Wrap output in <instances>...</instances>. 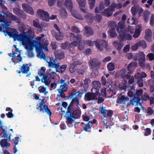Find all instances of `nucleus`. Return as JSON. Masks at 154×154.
Returning <instances> with one entry per match:
<instances>
[{
	"label": "nucleus",
	"mask_w": 154,
	"mask_h": 154,
	"mask_svg": "<svg viewBox=\"0 0 154 154\" xmlns=\"http://www.w3.org/2000/svg\"><path fill=\"white\" fill-rule=\"evenodd\" d=\"M25 27V26L23 25H19V30L23 32L22 33L19 35H18V33L17 30L12 28H10L11 31L10 32H4V33L5 36L8 35L10 37H15L17 40L20 41L25 48L27 50L28 55L29 57H32L34 56L32 50L33 48L35 47L37 53V57L45 60L48 63L49 67L55 68L57 72V69L60 65V63L56 64L57 60L56 59L54 60L52 57L45 58V55L42 51V48H44L46 51H48L47 47L48 44V41L45 39H43L42 45L41 46L39 42L32 40L31 38V36L34 34L32 33L33 32L32 30L28 29V33L24 31L25 30L24 29Z\"/></svg>",
	"instance_id": "f257e3e1"
},
{
	"label": "nucleus",
	"mask_w": 154,
	"mask_h": 154,
	"mask_svg": "<svg viewBox=\"0 0 154 154\" xmlns=\"http://www.w3.org/2000/svg\"><path fill=\"white\" fill-rule=\"evenodd\" d=\"M61 112L60 114L62 116H63L66 118V123L68 125L72 124L75 119L79 118L81 115V111L79 108H77L74 110L71 114L69 106L67 108L66 115H65V111L63 110L62 108H61Z\"/></svg>",
	"instance_id": "f03ea898"
},
{
	"label": "nucleus",
	"mask_w": 154,
	"mask_h": 154,
	"mask_svg": "<svg viewBox=\"0 0 154 154\" xmlns=\"http://www.w3.org/2000/svg\"><path fill=\"white\" fill-rule=\"evenodd\" d=\"M39 103L37 105V109L42 113L46 112L49 116L51 115V112L48 108V106L45 105L44 99L39 100Z\"/></svg>",
	"instance_id": "7ed1b4c3"
},
{
	"label": "nucleus",
	"mask_w": 154,
	"mask_h": 154,
	"mask_svg": "<svg viewBox=\"0 0 154 154\" xmlns=\"http://www.w3.org/2000/svg\"><path fill=\"white\" fill-rule=\"evenodd\" d=\"M143 91L142 89L137 90L134 94V98L131 100V103L134 106H138L140 105V102H142L141 98L142 97Z\"/></svg>",
	"instance_id": "20e7f679"
},
{
	"label": "nucleus",
	"mask_w": 154,
	"mask_h": 154,
	"mask_svg": "<svg viewBox=\"0 0 154 154\" xmlns=\"http://www.w3.org/2000/svg\"><path fill=\"white\" fill-rule=\"evenodd\" d=\"M122 7V5L120 3L115 4L114 3H112L108 8L104 11L103 14L106 17H109L112 15L113 12L116 9H119Z\"/></svg>",
	"instance_id": "39448f33"
},
{
	"label": "nucleus",
	"mask_w": 154,
	"mask_h": 154,
	"mask_svg": "<svg viewBox=\"0 0 154 154\" xmlns=\"http://www.w3.org/2000/svg\"><path fill=\"white\" fill-rule=\"evenodd\" d=\"M70 37L72 42L69 44V46L72 48L76 46L82 38L81 36H75L74 34L72 33L70 34Z\"/></svg>",
	"instance_id": "423d86ee"
},
{
	"label": "nucleus",
	"mask_w": 154,
	"mask_h": 154,
	"mask_svg": "<svg viewBox=\"0 0 154 154\" xmlns=\"http://www.w3.org/2000/svg\"><path fill=\"white\" fill-rule=\"evenodd\" d=\"M18 54H17L16 53L12 54L10 53L8 54L9 56L12 57V60L14 63V65L19 63L22 60V58L20 56V51H18Z\"/></svg>",
	"instance_id": "0eeeda50"
},
{
	"label": "nucleus",
	"mask_w": 154,
	"mask_h": 154,
	"mask_svg": "<svg viewBox=\"0 0 154 154\" xmlns=\"http://www.w3.org/2000/svg\"><path fill=\"white\" fill-rule=\"evenodd\" d=\"M37 15L42 20L46 21L49 20V15L48 13L42 10L39 9L37 11Z\"/></svg>",
	"instance_id": "6e6552de"
},
{
	"label": "nucleus",
	"mask_w": 154,
	"mask_h": 154,
	"mask_svg": "<svg viewBox=\"0 0 154 154\" xmlns=\"http://www.w3.org/2000/svg\"><path fill=\"white\" fill-rule=\"evenodd\" d=\"M100 96V94L96 93H87L85 95L84 99L86 101H90L92 100H96L97 98Z\"/></svg>",
	"instance_id": "1a4fd4ad"
},
{
	"label": "nucleus",
	"mask_w": 154,
	"mask_h": 154,
	"mask_svg": "<svg viewBox=\"0 0 154 154\" xmlns=\"http://www.w3.org/2000/svg\"><path fill=\"white\" fill-rule=\"evenodd\" d=\"M123 29H118L117 31L119 34V36L122 39H125L126 40H131L132 38L131 36L129 34V33L127 32H126L124 33L123 32Z\"/></svg>",
	"instance_id": "9d476101"
},
{
	"label": "nucleus",
	"mask_w": 154,
	"mask_h": 154,
	"mask_svg": "<svg viewBox=\"0 0 154 154\" xmlns=\"http://www.w3.org/2000/svg\"><path fill=\"white\" fill-rule=\"evenodd\" d=\"M93 88L91 89V92L93 93L100 94L99 89L100 88L101 84L100 82L98 81H94L92 82Z\"/></svg>",
	"instance_id": "9b49d317"
},
{
	"label": "nucleus",
	"mask_w": 154,
	"mask_h": 154,
	"mask_svg": "<svg viewBox=\"0 0 154 154\" xmlns=\"http://www.w3.org/2000/svg\"><path fill=\"white\" fill-rule=\"evenodd\" d=\"M95 43L96 47L100 50L102 49L103 47H106L107 45V42L104 40H97Z\"/></svg>",
	"instance_id": "f8f14e48"
},
{
	"label": "nucleus",
	"mask_w": 154,
	"mask_h": 154,
	"mask_svg": "<svg viewBox=\"0 0 154 154\" xmlns=\"http://www.w3.org/2000/svg\"><path fill=\"white\" fill-rule=\"evenodd\" d=\"M113 93L114 94H116V92L115 91H113L110 88H107L102 89L101 90V94L103 96H105L107 95L110 94H112Z\"/></svg>",
	"instance_id": "ddd939ff"
},
{
	"label": "nucleus",
	"mask_w": 154,
	"mask_h": 154,
	"mask_svg": "<svg viewBox=\"0 0 154 154\" xmlns=\"http://www.w3.org/2000/svg\"><path fill=\"white\" fill-rule=\"evenodd\" d=\"M82 94L81 93L80 91H78L73 94H72V96L73 97V98L71 102V103H75L78 104L79 102L78 99L79 98H81Z\"/></svg>",
	"instance_id": "4468645a"
},
{
	"label": "nucleus",
	"mask_w": 154,
	"mask_h": 154,
	"mask_svg": "<svg viewBox=\"0 0 154 154\" xmlns=\"http://www.w3.org/2000/svg\"><path fill=\"white\" fill-rule=\"evenodd\" d=\"M23 9L24 11L30 14H33L34 11L31 7L26 4H23L22 5Z\"/></svg>",
	"instance_id": "2eb2a0df"
},
{
	"label": "nucleus",
	"mask_w": 154,
	"mask_h": 154,
	"mask_svg": "<svg viewBox=\"0 0 154 154\" xmlns=\"http://www.w3.org/2000/svg\"><path fill=\"white\" fill-rule=\"evenodd\" d=\"M126 69H122L118 73L119 75L123 79L129 78L131 75L128 74H126Z\"/></svg>",
	"instance_id": "dca6fc26"
},
{
	"label": "nucleus",
	"mask_w": 154,
	"mask_h": 154,
	"mask_svg": "<svg viewBox=\"0 0 154 154\" xmlns=\"http://www.w3.org/2000/svg\"><path fill=\"white\" fill-rule=\"evenodd\" d=\"M137 63L135 62H132L129 63L127 67L129 72H132L137 67Z\"/></svg>",
	"instance_id": "f3484780"
},
{
	"label": "nucleus",
	"mask_w": 154,
	"mask_h": 154,
	"mask_svg": "<svg viewBox=\"0 0 154 154\" xmlns=\"http://www.w3.org/2000/svg\"><path fill=\"white\" fill-rule=\"evenodd\" d=\"M128 100L129 99L126 97L125 96L120 94L118 97L116 101L117 103L121 104L128 101Z\"/></svg>",
	"instance_id": "a211bd4d"
},
{
	"label": "nucleus",
	"mask_w": 154,
	"mask_h": 154,
	"mask_svg": "<svg viewBox=\"0 0 154 154\" xmlns=\"http://www.w3.org/2000/svg\"><path fill=\"white\" fill-rule=\"evenodd\" d=\"M152 33L151 30L150 29H148L145 30V38L146 39L150 41L152 39Z\"/></svg>",
	"instance_id": "6ab92c4d"
},
{
	"label": "nucleus",
	"mask_w": 154,
	"mask_h": 154,
	"mask_svg": "<svg viewBox=\"0 0 154 154\" xmlns=\"http://www.w3.org/2000/svg\"><path fill=\"white\" fill-rule=\"evenodd\" d=\"M51 79L48 76V74L44 75L42 78L41 79L42 82L44 83L46 86H48L51 82Z\"/></svg>",
	"instance_id": "aec40b11"
},
{
	"label": "nucleus",
	"mask_w": 154,
	"mask_h": 154,
	"mask_svg": "<svg viewBox=\"0 0 154 154\" xmlns=\"http://www.w3.org/2000/svg\"><path fill=\"white\" fill-rule=\"evenodd\" d=\"M141 30V26L139 25H137L136 27V30L133 36V37L135 38H136L138 37L140 35Z\"/></svg>",
	"instance_id": "412c9836"
},
{
	"label": "nucleus",
	"mask_w": 154,
	"mask_h": 154,
	"mask_svg": "<svg viewBox=\"0 0 154 154\" xmlns=\"http://www.w3.org/2000/svg\"><path fill=\"white\" fill-rule=\"evenodd\" d=\"M76 1L82 11L83 12H85L86 10L82 8H84L85 6L86 2L85 0H76Z\"/></svg>",
	"instance_id": "4be33fe9"
},
{
	"label": "nucleus",
	"mask_w": 154,
	"mask_h": 154,
	"mask_svg": "<svg viewBox=\"0 0 154 154\" xmlns=\"http://www.w3.org/2000/svg\"><path fill=\"white\" fill-rule=\"evenodd\" d=\"M84 84L81 83L80 86L81 87H83L85 89H86L88 87L89 84L90 83L91 80L89 78H86L84 80Z\"/></svg>",
	"instance_id": "5701e85b"
},
{
	"label": "nucleus",
	"mask_w": 154,
	"mask_h": 154,
	"mask_svg": "<svg viewBox=\"0 0 154 154\" xmlns=\"http://www.w3.org/2000/svg\"><path fill=\"white\" fill-rule=\"evenodd\" d=\"M126 16L125 15H123L122 18V21L119 23L117 25V30L118 29H123L124 27V23L126 19Z\"/></svg>",
	"instance_id": "b1692460"
},
{
	"label": "nucleus",
	"mask_w": 154,
	"mask_h": 154,
	"mask_svg": "<svg viewBox=\"0 0 154 154\" xmlns=\"http://www.w3.org/2000/svg\"><path fill=\"white\" fill-rule=\"evenodd\" d=\"M68 90V86H67L66 83H64L63 84L60 85V88L57 89V91L59 93H61L66 91Z\"/></svg>",
	"instance_id": "393cba45"
},
{
	"label": "nucleus",
	"mask_w": 154,
	"mask_h": 154,
	"mask_svg": "<svg viewBox=\"0 0 154 154\" xmlns=\"http://www.w3.org/2000/svg\"><path fill=\"white\" fill-rule=\"evenodd\" d=\"M79 64V62L78 61H76L70 65L69 68V71L71 73H73L75 71V67Z\"/></svg>",
	"instance_id": "a878e982"
},
{
	"label": "nucleus",
	"mask_w": 154,
	"mask_h": 154,
	"mask_svg": "<svg viewBox=\"0 0 154 154\" xmlns=\"http://www.w3.org/2000/svg\"><path fill=\"white\" fill-rule=\"evenodd\" d=\"M21 70L23 73H27L29 71V68L27 64H23L21 67Z\"/></svg>",
	"instance_id": "bb28decb"
},
{
	"label": "nucleus",
	"mask_w": 154,
	"mask_h": 154,
	"mask_svg": "<svg viewBox=\"0 0 154 154\" xmlns=\"http://www.w3.org/2000/svg\"><path fill=\"white\" fill-rule=\"evenodd\" d=\"M65 7L71 11L72 8V4L70 0H66L65 3Z\"/></svg>",
	"instance_id": "cd10ccee"
},
{
	"label": "nucleus",
	"mask_w": 154,
	"mask_h": 154,
	"mask_svg": "<svg viewBox=\"0 0 154 154\" xmlns=\"http://www.w3.org/2000/svg\"><path fill=\"white\" fill-rule=\"evenodd\" d=\"M14 13L17 15H20L21 16L25 15L23 11L19 9L15 8L13 9Z\"/></svg>",
	"instance_id": "c85d7f7f"
},
{
	"label": "nucleus",
	"mask_w": 154,
	"mask_h": 154,
	"mask_svg": "<svg viewBox=\"0 0 154 154\" xmlns=\"http://www.w3.org/2000/svg\"><path fill=\"white\" fill-rule=\"evenodd\" d=\"M59 35L57 34L54 31H52V33L53 35L55 38L57 40H60L62 39L63 38V36L60 31L59 32Z\"/></svg>",
	"instance_id": "c756f323"
},
{
	"label": "nucleus",
	"mask_w": 154,
	"mask_h": 154,
	"mask_svg": "<svg viewBox=\"0 0 154 154\" xmlns=\"http://www.w3.org/2000/svg\"><path fill=\"white\" fill-rule=\"evenodd\" d=\"M7 17H8L11 20L15 21L17 23H20V20L17 19L15 16L11 14H10L7 16Z\"/></svg>",
	"instance_id": "7c9ffc66"
},
{
	"label": "nucleus",
	"mask_w": 154,
	"mask_h": 154,
	"mask_svg": "<svg viewBox=\"0 0 154 154\" xmlns=\"http://www.w3.org/2000/svg\"><path fill=\"white\" fill-rule=\"evenodd\" d=\"M105 8L103 5V3L102 2H101L99 5V7H97L96 8L95 11L96 13H98L100 11L103 10Z\"/></svg>",
	"instance_id": "2f4dec72"
},
{
	"label": "nucleus",
	"mask_w": 154,
	"mask_h": 154,
	"mask_svg": "<svg viewBox=\"0 0 154 154\" xmlns=\"http://www.w3.org/2000/svg\"><path fill=\"white\" fill-rule=\"evenodd\" d=\"M85 34L87 36H89L92 35L93 33L92 30L90 27L85 26Z\"/></svg>",
	"instance_id": "473e14b6"
},
{
	"label": "nucleus",
	"mask_w": 154,
	"mask_h": 154,
	"mask_svg": "<svg viewBox=\"0 0 154 154\" xmlns=\"http://www.w3.org/2000/svg\"><path fill=\"white\" fill-rule=\"evenodd\" d=\"M145 54L142 52H140L138 53L136 55V57H138L139 60H145Z\"/></svg>",
	"instance_id": "72a5a7b5"
},
{
	"label": "nucleus",
	"mask_w": 154,
	"mask_h": 154,
	"mask_svg": "<svg viewBox=\"0 0 154 154\" xmlns=\"http://www.w3.org/2000/svg\"><path fill=\"white\" fill-rule=\"evenodd\" d=\"M147 76L146 74L143 72H142L141 73L139 72H137L134 75L135 77L141 78L142 79L143 78L146 77Z\"/></svg>",
	"instance_id": "f704fd0d"
},
{
	"label": "nucleus",
	"mask_w": 154,
	"mask_h": 154,
	"mask_svg": "<svg viewBox=\"0 0 154 154\" xmlns=\"http://www.w3.org/2000/svg\"><path fill=\"white\" fill-rule=\"evenodd\" d=\"M0 143L1 146L3 147H7L10 146V144L7 143V140L5 139L2 140Z\"/></svg>",
	"instance_id": "c9c22d12"
},
{
	"label": "nucleus",
	"mask_w": 154,
	"mask_h": 154,
	"mask_svg": "<svg viewBox=\"0 0 154 154\" xmlns=\"http://www.w3.org/2000/svg\"><path fill=\"white\" fill-rule=\"evenodd\" d=\"M38 89L40 93H44L45 95H46L48 93V91H46V88L43 86H40Z\"/></svg>",
	"instance_id": "e433bc0d"
},
{
	"label": "nucleus",
	"mask_w": 154,
	"mask_h": 154,
	"mask_svg": "<svg viewBox=\"0 0 154 154\" xmlns=\"http://www.w3.org/2000/svg\"><path fill=\"white\" fill-rule=\"evenodd\" d=\"M113 45L118 50L121 49L123 46L122 44L120 42H114Z\"/></svg>",
	"instance_id": "4c0bfd02"
},
{
	"label": "nucleus",
	"mask_w": 154,
	"mask_h": 154,
	"mask_svg": "<svg viewBox=\"0 0 154 154\" xmlns=\"http://www.w3.org/2000/svg\"><path fill=\"white\" fill-rule=\"evenodd\" d=\"M137 83L140 87H142L143 86V80L141 78L135 77Z\"/></svg>",
	"instance_id": "58836bf2"
},
{
	"label": "nucleus",
	"mask_w": 154,
	"mask_h": 154,
	"mask_svg": "<svg viewBox=\"0 0 154 154\" xmlns=\"http://www.w3.org/2000/svg\"><path fill=\"white\" fill-rule=\"evenodd\" d=\"M46 69L45 67H41L38 72V74L40 76H43L44 75V73L46 70Z\"/></svg>",
	"instance_id": "ea45409f"
},
{
	"label": "nucleus",
	"mask_w": 154,
	"mask_h": 154,
	"mask_svg": "<svg viewBox=\"0 0 154 154\" xmlns=\"http://www.w3.org/2000/svg\"><path fill=\"white\" fill-rule=\"evenodd\" d=\"M106 120V117H104L102 119V121L103 123V126L106 128H111V126L107 124Z\"/></svg>",
	"instance_id": "a19ab883"
},
{
	"label": "nucleus",
	"mask_w": 154,
	"mask_h": 154,
	"mask_svg": "<svg viewBox=\"0 0 154 154\" xmlns=\"http://www.w3.org/2000/svg\"><path fill=\"white\" fill-rule=\"evenodd\" d=\"M54 54L56 58L59 59H61L64 57V54L63 53L58 54L57 52L55 51L54 52Z\"/></svg>",
	"instance_id": "79ce46f5"
},
{
	"label": "nucleus",
	"mask_w": 154,
	"mask_h": 154,
	"mask_svg": "<svg viewBox=\"0 0 154 154\" xmlns=\"http://www.w3.org/2000/svg\"><path fill=\"white\" fill-rule=\"evenodd\" d=\"M49 70L50 71H51V72L49 74H48V76L51 79H54L57 75L54 72H52L51 69H50Z\"/></svg>",
	"instance_id": "37998d69"
},
{
	"label": "nucleus",
	"mask_w": 154,
	"mask_h": 154,
	"mask_svg": "<svg viewBox=\"0 0 154 154\" xmlns=\"http://www.w3.org/2000/svg\"><path fill=\"white\" fill-rule=\"evenodd\" d=\"M124 83H122V84L119 86V88L121 89V90H125L126 89L127 87V82L124 81Z\"/></svg>",
	"instance_id": "c03bdc74"
},
{
	"label": "nucleus",
	"mask_w": 154,
	"mask_h": 154,
	"mask_svg": "<svg viewBox=\"0 0 154 154\" xmlns=\"http://www.w3.org/2000/svg\"><path fill=\"white\" fill-rule=\"evenodd\" d=\"M107 68L109 70L113 71L115 69V65L113 63H109L107 65Z\"/></svg>",
	"instance_id": "a18cd8bd"
},
{
	"label": "nucleus",
	"mask_w": 154,
	"mask_h": 154,
	"mask_svg": "<svg viewBox=\"0 0 154 154\" xmlns=\"http://www.w3.org/2000/svg\"><path fill=\"white\" fill-rule=\"evenodd\" d=\"M88 1L90 8L92 9L94 7L95 0H88Z\"/></svg>",
	"instance_id": "49530a36"
},
{
	"label": "nucleus",
	"mask_w": 154,
	"mask_h": 154,
	"mask_svg": "<svg viewBox=\"0 0 154 154\" xmlns=\"http://www.w3.org/2000/svg\"><path fill=\"white\" fill-rule=\"evenodd\" d=\"M138 8V6L135 5L131 8V11L133 15H135L137 13Z\"/></svg>",
	"instance_id": "de8ad7c7"
},
{
	"label": "nucleus",
	"mask_w": 154,
	"mask_h": 154,
	"mask_svg": "<svg viewBox=\"0 0 154 154\" xmlns=\"http://www.w3.org/2000/svg\"><path fill=\"white\" fill-rule=\"evenodd\" d=\"M33 26L37 28L40 27V25L39 24V21L38 19H36L33 21Z\"/></svg>",
	"instance_id": "09e8293b"
},
{
	"label": "nucleus",
	"mask_w": 154,
	"mask_h": 154,
	"mask_svg": "<svg viewBox=\"0 0 154 154\" xmlns=\"http://www.w3.org/2000/svg\"><path fill=\"white\" fill-rule=\"evenodd\" d=\"M145 132L144 133V135L145 136H148L151 134V131L150 129L149 128H147L145 129Z\"/></svg>",
	"instance_id": "8fccbe9b"
},
{
	"label": "nucleus",
	"mask_w": 154,
	"mask_h": 154,
	"mask_svg": "<svg viewBox=\"0 0 154 154\" xmlns=\"http://www.w3.org/2000/svg\"><path fill=\"white\" fill-rule=\"evenodd\" d=\"M145 61L144 60H139V64L142 68H144L146 67V65L144 63Z\"/></svg>",
	"instance_id": "3c124183"
},
{
	"label": "nucleus",
	"mask_w": 154,
	"mask_h": 154,
	"mask_svg": "<svg viewBox=\"0 0 154 154\" xmlns=\"http://www.w3.org/2000/svg\"><path fill=\"white\" fill-rule=\"evenodd\" d=\"M100 110L99 111L100 112L103 114L104 117H106V109H105V108H104L103 106H102L101 107H100Z\"/></svg>",
	"instance_id": "603ef678"
},
{
	"label": "nucleus",
	"mask_w": 154,
	"mask_h": 154,
	"mask_svg": "<svg viewBox=\"0 0 154 154\" xmlns=\"http://www.w3.org/2000/svg\"><path fill=\"white\" fill-rule=\"evenodd\" d=\"M127 32L129 33L130 34H132L134 32V29L131 26H129L127 29Z\"/></svg>",
	"instance_id": "864d4df0"
},
{
	"label": "nucleus",
	"mask_w": 154,
	"mask_h": 154,
	"mask_svg": "<svg viewBox=\"0 0 154 154\" xmlns=\"http://www.w3.org/2000/svg\"><path fill=\"white\" fill-rule=\"evenodd\" d=\"M57 84H58L55 81L51 84L50 85L51 88L50 90H52L55 89L56 88Z\"/></svg>",
	"instance_id": "5fc2aeb1"
},
{
	"label": "nucleus",
	"mask_w": 154,
	"mask_h": 154,
	"mask_svg": "<svg viewBox=\"0 0 154 154\" xmlns=\"http://www.w3.org/2000/svg\"><path fill=\"white\" fill-rule=\"evenodd\" d=\"M140 43L137 42L134 45L132 46L131 48V49L133 50H137L140 46Z\"/></svg>",
	"instance_id": "6e6d98bb"
},
{
	"label": "nucleus",
	"mask_w": 154,
	"mask_h": 154,
	"mask_svg": "<svg viewBox=\"0 0 154 154\" xmlns=\"http://www.w3.org/2000/svg\"><path fill=\"white\" fill-rule=\"evenodd\" d=\"M91 127L89 125V122L87 123L86 126L84 128L83 130L86 131H90Z\"/></svg>",
	"instance_id": "4d7b16f0"
},
{
	"label": "nucleus",
	"mask_w": 154,
	"mask_h": 154,
	"mask_svg": "<svg viewBox=\"0 0 154 154\" xmlns=\"http://www.w3.org/2000/svg\"><path fill=\"white\" fill-rule=\"evenodd\" d=\"M149 60L152 61L154 59V54L152 53H149L147 56Z\"/></svg>",
	"instance_id": "13d9d810"
},
{
	"label": "nucleus",
	"mask_w": 154,
	"mask_h": 154,
	"mask_svg": "<svg viewBox=\"0 0 154 154\" xmlns=\"http://www.w3.org/2000/svg\"><path fill=\"white\" fill-rule=\"evenodd\" d=\"M138 43H140V46L142 47L143 48H146L147 46L146 44V43L144 41H140L138 42Z\"/></svg>",
	"instance_id": "bf43d9fd"
},
{
	"label": "nucleus",
	"mask_w": 154,
	"mask_h": 154,
	"mask_svg": "<svg viewBox=\"0 0 154 154\" xmlns=\"http://www.w3.org/2000/svg\"><path fill=\"white\" fill-rule=\"evenodd\" d=\"M110 36L112 37H114L116 36V33L112 29H111L109 31Z\"/></svg>",
	"instance_id": "052dcab7"
},
{
	"label": "nucleus",
	"mask_w": 154,
	"mask_h": 154,
	"mask_svg": "<svg viewBox=\"0 0 154 154\" xmlns=\"http://www.w3.org/2000/svg\"><path fill=\"white\" fill-rule=\"evenodd\" d=\"M67 67L66 65H63L60 67V70L59 71V72L60 73H62L64 72Z\"/></svg>",
	"instance_id": "680f3d73"
},
{
	"label": "nucleus",
	"mask_w": 154,
	"mask_h": 154,
	"mask_svg": "<svg viewBox=\"0 0 154 154\" xmlns=\"http://www.w3.org/2000/svg\"><path fill=\"white\" fill-rule=\"evenodd\" d=\"M135 20L134 18H129L128 20V23L131 24H134L135 22Z\"/></svg>",
	"instance_id": "e2e57ef3"
},
{
	"label": "nucleus",
	"mask_w": 154,
	"mask_h": 154,
	"mask_svg": "<svg viewBox=\"0 0 154 154\" xmlns=\"http://www.w3.org/2000/svg\"><path fill=\"white\" fill-rule=\"evenodd\" d=\"M89 64L91 68H93L94 66H95L94 65V62L93 60H90Z\"/></svg>",
	"instance_id": "0e129e2a"
},
{
	"label": "nucleus",
	"mask_w": 154,
	"mask_h": 154,
	"mask_svg": "<svg viewBox=\"0 0 154 154\" xmlns=\"http://www.w3.org/2000/svg\"><path fill=\"white\" fill-rule=\"evenodd\" d=\"M19 139V138L18 137H15L14 139H13L12 141L14 142L16 145H17L18 144Z\"/></svg>",
	"instance_id": "69168bd1"
},
{
	"label": "nucleus",
	"mask_w": 154,
	"mask_h": 154,
	"mask_svg": "<svg viewBox=\"0 0 154 154\" xmlns=\"http://www.w3.org/2000/svg\"><path fill=\"white\" fill-rule=\"evenodd\" d=\"M150 22L151 26H153L154 25V16L153 15H152Z\"/></svg>",
	"instance_id": "338daca9"
},
{
	"label": "nucleus",
	"mask_w": 154,
	"mask_h": 154,
	"mask_svg": "<svg viewBox=\"0 0 154 154\" xmlns=\"http://www.w3.org/2000/svg\"><path fill=\"white\" fill-rule=\"evenodd\" d=\"M72 31L75 33H79L80 32L79 30L76 27L73 26L72 28Z\"/></svg>",
	"instance_id": "774afa93"
}]
</instances>
